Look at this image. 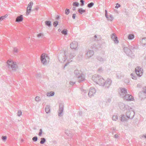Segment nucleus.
Returning <instances> with one entry per match:
<instances>
[{
    "mask_svg": "<svg viewBox=\"0 0 146 146\" xmlns=\"http://www.w3.org/2000/svg\"><path fill=\"white\" fill-rule=\"evenodd\" d=\"M74 73L75 76L77 78L78 82L80 83L82 82L85 80L84 76L80 70H75L74 72Z\"/></svg>",
    "mask_w": 146,
    "mask_h": 146,
    "instance_id": "obj_1",
    "label": "nucleus"
},
{
    "mask_svg": "<svg viewBox=\"0 0 146 146\" xmlns=\"http://www.w3.org/2000/svg\"><path fill=\"white\" fill-rule=\"evenodd\" d=\"M93 80L97 84L100 86L102 81H104V79L102 76L98 75L95 74L92 77Z\"/></svg>",
    "mask_w": 146,
    "mask_h": 146,
    "instance_id": "obj_2",
    "label": "nucleus"
},
{
    "mask_svg": "<svg viewBox=\"0 0 146 146\" xmlns=\"http://www.w3.org/2000/svg\"><path fill=\"white\" fill-rule=\"evenodd\" d=\"M8 67L9 68H11L14 71H16L18 68L17 65L15 62H13L11 60H8L7 62Z\"/></svg>",
    "mask_w": 146,
    "mask_h": 146,
    "instance_id": "obj_3",
    "label": "nucleus"
},
{
    "mask_svg": "<svg viewBox=\"0 0 146 146\" xmlns=\"http://www.w3.org/2000/svg\"><path fill=\"white\" fill-rule=\"evenodd\" d=\"M112 83L111 80L110 79H108L107 80L105 81L104 79V81L102 82V83L100 86H104L106 88H108L111 85Z\"/></svg>",
    "mask_w": 146,
    "mask_h": 146,
    "instance_id": "obj_4",
    "label": "nucleus"
},
{
    "mask_svg": "<svg viewBox=\"0 0 146 146\" xmlns=\"http://www.w3.org/2000/svg\"><path fill=\"white\" fill-rule=\"evenodd\" d=\"M49 60V57L47 54L44 53L42 54L40 56V60L44 65H46Z\"/></svg>",
    "mask_w": 146,
    "mask_h": 146,
    "instance_id": "obj_5",
    "label": "nucleus"
},
{
    "mask_svg": "<svg viewBox=\"0 0 146 146\" xmlns=\"http://www.w3.org/2000/svg\"><path fill=\"white\" fill-rule=\"evenodd\" d=\"M123 50L124 52L127 56H130L131 58H133L134 57V55L132 53V51H131V50L129 49L128 47H124Z\"/></svg>",
    "mask_w": 146,
    "mask_h": 146,
    "instance_id": "obj_6",
    "label": "nucleus"
},
{
    "mask_svg": "<svg viewBox=\"0 0 146 146\" xmlns=\"http://www.w3.org/2000/svg\"><path fill=\"white\" fill-rule=\"evenodd\" d=\"M119 105L120 109L123 111L132 109L131 107H129L127 105L125 104L122 102L119 103Z\"/></svg>",
    "mask_w": 146,
    "mask_h": 146,
    "instance_id": "obj_7",
    "label": "nucleus"
},
{
    "mask_svg": "<svg viewBox=\"0 0 146 146\" xmlns=\"http://www.w3.org/2000/svg\"><path fill=\"white\" fill-rule=\"evenodd\" d=\"M127 110L128 111L126 112V115L127 118L128 119H133L135 114V113L133 110H132V109Z\"/></svg>",
    "mask_w": 146,
    "mask_h": 146,
    "instance_id": "obj_8",
    "label": "nucleus"
},
{
    "mask_svg": "<svg viewBox=\"0 0 146 146\" xmlns=\"http://www.w3.org/2000/svg\"><path fill=\"white\" fill-rule=\"evenodd\" d=\"M62 55H60L58 57L59 60L61 62H62V61H65L67 59L66 52L64 51L62 52Z\"/></svg>",
    "mask_w": 146,
    "mask_h": 146,
    "instance_id": "obj_9",
    "label": "nucleus"
},
{
    "mask_svg": "<svg viewBox=\"0 0 146 146\" xmlns=\"http://www.w3.org/2000/svg\"><path fill=\"white\" fill-rule=\"evenodd\" d=\"M78 43V42L76 41H72L70 45V46L71 49L73 50H77Z\"/></svg>",
    "mask_w": 146,
    "mask_h": 146,
    "instance_id": "obj_10",
    "label": "nucleus"
},
{
    "mask_svg": "<svg viewBox=\"0 0 146 146\" xmlns=\"http://www.w3.org/2000/svg\"><path fill=\"white\" fill-rule=\"evenodd\" d=\"M127 93V89L125 88H120V92H119V94L121 98H123L124 97V95Z\"/></svg>",
    "mask_w": 146,
    "mask_h": 146,
    "instance_id": "obj_11",
    "label": "nucleus"
},
{
    "mask_svg": "<svg viewBox=\"0 0 146 146\" xmlns=\"http://www.w3.org/2000/svg\"><path fill=\"white\" fill-rule=\"evenodd\" d=\"M96 91L95 88H91L88 92V95L90 97H92L94 96L95 94Z\"/></svg>",
    "mask_w": 146,
    "mask_h": 146,
    "instance_id": "obj_12",
    "label": "nucleus"
},
{
    "mask_svg": "<svg viewBox=\"0 0 146 146\" xmlns=\"http://www.w3.org/2000/svg\"><path fill=\"white\" fill-rule=\"evenodd\" d=\"M64 105L62 104H60L59 105V110L58 111V115L59 116H62V114L64 110Z\"/></svg>",
    "mask_w": 146,
    "mask_h": 146,
    "instance_id": "obj_13",
    "label": "nucleus"
},
{
    "mask_svg": "<svg viewBox=\"0 0 146 146\" xmlns=\"http://www.w3.org/2000/svg\"><path fill=\"white\" fill-rule=\"evenodd\" d=\"M124 99L127 101H131L133 99V98L132 96L127 94V93L125 95H124V97H123Z\"/></svg>",
    "mask_w": 146,
    "mask_h": 146,
    "instance_id": "obj_14",
    "label": "nucleus"
},
{
    "mask_svg": "<svg viewBox=\"0 0 146 146\" xmlns=\"http://www.w3.org/2000/svg\"><path fill=\"white\" fill-rule=\"evenodd\" d=\"M33 4V2L32 1H31L28 5L27 8V11L26 12V14L27 15L29 14L30 13V12L31 11L32 7Z\"/></svg>",
    "mask_w": 146,
    "mask_h": 146,
    "instance_id": "obj_15",
    "label": "nucleus"
},
{
    "mask_svg": "<svg viewBox=\"0 0 146 146\" xmlns=\"http://www.w3.org/2000/svg\"><path fill=\"white\" fill-rule=\"evenodd\" d=\"M135 72L136 74L139 76H141L143 72L141 68L139 67H137L135 68Z\"/></svg>",
    "mask_w": 146,
    "mask_h": 146,
    "instance_id": "obj_16",
    "label": "nucleus"
},
{
    "mask_svg": "<svg viewBox=\"0 0 146 146\" xmlns=\"http://www.w3.org/2000/svg\"><path fill=\"white\" fill-rule=\"evenodd\" d=\"M119 119L121 121H127L128 120L126 115L124 114H122L119 116Z\"/></svg>",
    "mask_w": 146,
    "mask_h": 146,
    "instance_id": "obj_17",
    "label": "nucleus"
},
{
    "mask_svg": "<svg viewBox=\"0 0 146 146\" xmlns=\"http://www.w3.org/2000/svg\"><path fill=\"white\" fill-rule=\"evenodd\" d=\"M76 51L75 50H71L69 54V57L70 59L72 58H74L76 55Z\"/></svg>",
    "mask_w": 146,
    "mask_h": 146,
    "instance_id": "obj_18",
    "label": "nucleus"
},
{
    "mask_svg": "<svg viewBox=\"0 0 146 146\" xmlns=\"http://www.w3.org/2000/svg\"><path fill=\"white\" fill-rule=\"evenodd\" d=\"M111 38L114 41L115 43L117 44L118 43L119 41L117 39V37L116 36L114 33H113L111 36Z\"/></svg>",
    "mask_w": 146,
    "mask_h": 146,
    "instance_id": "obj_19",
    "label": "nucleus"
},
{
    "mask_svg": "<svg viewBox=\"0 0 146 146\" xmlns=\"http://www.w3.org/2000/svg\"><path fill=\"white\" fill-rule=\"evenodd\" d=\"M94 54V52L93 50H89L86 54V56L88 58H90L93 56Z\"/></svg>",
    "mask_w": 146,
    "mask_h": 146,
    "instance_id": "obj_20",
    "label": "nucleus"
},
{
    "mask_svg": "<svg viewBox=\"0 0 146 146\" xmlns=\"http://www.w3.org/2000/svg\"><path fill=\"white\" fill-rule=\"evenodd\" d=\"M23 20V16L21 15L19 16H18L16 20V22H21Z\"/></svg>",
    "mask_w": 146,
    "mask_h": 146,
    "instance_id": "obj_21",
    "label": "nucleus"
},
{
    "mask_svg": "<svg viewBox=\"0 0 146 146\" xmlns=\"http://www.w3.org/2000/svg\"><path fill=\"white\" fill-rule=\"evenodd\" d=\"M45 25L48 27H50L51 26V22L50 21H46L45 22Z\"/></svg>",
    "mask_w": 146,
    "mask_h": 146,
    "instance_id": "obj_22",
    "label": "nucleus"
},
{
    "mask_svg": "<svg viewBox=\"0 0 146 146\" xmlns=\"http://www.w3.org/2000/svg\"><path fill=\"white\" fill-rule=\"evenodd\" d=\"M97 59L98 60L101 62H104L105 60V59L104 58H103L100 56H98L97 57Z\"/></svg>",
    "mask_w": 146,
    "mask_h": 146,
    "instance_id": "obj_23",
    "label": "nucleus"
},
{
    "mask_svg": "<svg viewBox=\"0 0 146 146\" xmlns=\"http://www.w3.org/2000/svg\"><path fill=\"white\" fill-rule=\"evenodd\" d=\"M78 12L80 14H82L83 13L86 12V10L83 9L82 8H80L78 9Z\"/></svg>",
    "mask_w": 146,
    "mask_h": 146,
    "instance_id": "obj_24",
    "label": "nucleus"
},
{
    "mask_svg": "<svg viewBox=\"0 0 146 146\" xmlns=\"http://www.w3.org/2000/svg\"><path fill=\"white\" fill-rule=\"evenodd\" d=\"M54 94V92L52 91L47 92L46 94L47 96L49 97L53 96Z\"/></svg>",
    "mask_w": 146,
    "mask_h": 146,
    "instance_id": "obj_25",
    "label": "nucleus"
},
{
    "mask_svg": "<svg viewBox=\"0 0 146 146\" xmlns=\"http://www.w3.org/2000/svg\"><path fill=\"white\" fill-rule=\"evenodd\" d=\"M45 111L47 113H49L50 112V107L48 106H46L45 108Z\"/></svg>",
    "mask_w": 146,
    "mask_h": 146,
    "instance_id": "obj_26",
    "label": "nucleus"
},
{
    "mask_svg": "<svg viewBox=\"0 0 146 146\" xmlns=\"http://www.w3.org/2000/svg\"><path fill=\"white\" fill-rule=\"evenodd\" d=\"M40 139L41 141L40 142V143L42 144H44L46 141V139L44 138H41Z\"/></svg>",
    "mask_w": 146,
    "mask_h": 146,
    "instance_id": "obj_27",
    "label": "nucleus"
},
{
    "mask_svg": "<svg viewBox=\"0 0 146 146\" xmlns=\"http://www.w3.org/2000/svg\"><path fill=\"white\" fill-rule=\"evenodd\" d=\"M142 91L143 93H142L144 95L143 97L146 98V87L144 88H143V91Z\"/></svg>",
    "mask_w": 146,
    "mask_h": 146,
    "instance_id": "obj_28",
    "label": "nucleus"
},
{
    "mask_svg": "<svg viewBox=\"0 0 146 146\" xmlns=\"http://www.w3.org/2000/svg\"><path fill=\"white\" fill-rule=\"evenodd\" d=\"M129 49L131 50V51H132V50H133L134 49H135V46L133 45H129L128 46V47Z\"/></svg>",
    "mask_w": 146,
    "mask_h": 146,
    "instance_id": "obj_29",
    "label": "nucleus"
},
{
    "mask_svg": "<svg viewBox=\"0 0 146 146\" xmlns=\"http://www.w3.org/2000/svg\"><path fill=\"white\" fill-rule=\"evenodd\" d=\"M65 134L68 136L71 137V135L70 132L68 130H66L65 131Z\"/></svg>",
    "mask_w": 146,
    "mask_h": 146,
    "instance_id": "obj_30",
    "label": "nucleus"
},
{
    "mask_svg": "<svg viewBox=\"0 0 146 146\" xmlns=\"http://www.w3.org/2000/svg\"><path fill=\"white\" fill-rule=\"evenodd\" d=\"M142 93H143V91L140 92L139 93V97L140 98H141V99H142L145 98H144L143 97L144 95V94Z\"/></svg>",
    "mask_w": 146,
    "mask_h": 146,
    "instance_id": "obj_31",
    "label": "nucleus"
},
{
    "mask_svg": "<svg viewBox=\"0 0 146 146\" xmlns=\"http://www.w3.org/2000/svg\"><path fill=\"white\" fill-rule=\"evenodd\" d=\"M61 33L64 35H67V30L66 29H64L61 31Z\"/></svg>",
    "mask_w": 146,
    "mask_h": 146,
    "instance_id": "obj_32",
    "label": "nucleus"
},
{
    "mask_svg": "<svg viewBox=\"0 0 146 146\" xmlns=\"http://www.w3.org/2000/svg\"><path fill=\"white\" fill-rule=\"evenodd\" d=\"M94 3L93 2H91L88 3L87 5V7L88 8H90L92 7L94 5Z\"/></svg>",
    "mask_w": 146,
    "mask_h": 146,
    "instance_id": "obj_33",
    "label": "nucleus"
},
{
    "mask_svg": "<svg viewBox=\"0 0 146 146\" xmlns=\"http://www.w3.org/2000/svg\"><path fill=\"white\" fill-rule=\"evenodd\" d=\"M134 38V36L133 35L129 34L128 37L129 39L132 40Z\"/></svg>",
    "mask_w": 146,
    "mask_h": 146,
    "instance_id": "obj_34",
    "label": "nucleus"
},
{
    "mask_svg": "<svg viewBox=\"0 0 146 146\" xmlns=\"http://www.w3.org/2000/svg\"><path fill=\"white\" fill-rule=\"evenodd\" d=\"M43 36V34L42 33H39L37 35V36L38 37L42 38Z\"/></svg>",
    "mask_w": 146,
    "mask_h": 146,
    "instance_id": "obj_35",
    "label": "nucleus"
},
{
    "mask_svg": "<svg viewBox=\"0 0 146 146\" xmlns=\"http://www.w3.org/2000/svg\"><path fill=\"white\" fill-rule=\"evenodd\" d=\"M112 118L113 120L116 121L118 119V117L117 115H114L113 116Z\"/></svg>",
    "mask_w": 146,
    "mask_h": 146,
    "instance_id": "obj_36",
    "label": "nucleus"
},
{
    "mask_svg": "<svg viewBox=\"0 0 146 146\" xmlns=\"http://www.w3.org/2000/svg\"><path fill=\"white\" fill-rule=\"evenodd\" d=\"M131 78L134 80H136L137 79V77L135 76V75L131 73Z\"/></svg>",
    "mask_w": 146,
    "mask_h": 146,
    "instance_id": "obj_37",
    "label": "nucleus"
},
{
    "mask_svg": "<svg viewBox=\"0 0 146 146\" xmlns=\"http://www.w3.org/2000/svg\"><path fill=\"white\" fill-rule=\"evenodd\" d=\"M79 4L78 2H74L73 3V5L74 6L78 7L79 5Z\"/></svg>",
    "mask_w": 146,
    "mask_h": 146,
    "instance_id": "obj_38",
    "label": "nucleus"
},
{
    "mask_svg": "<svg viewBox=\"0 0 146 146\" xmlns=\"http://www.w3.org/2000/svg\"><path fill=\"white\" fill-rule=\"evenodd\" d=\"M58 22L57 21H55L53 23V25L54 27H56L58 25Z\"/></svg>",
    "mask_w": 146,
    "mask_h": 146,
    "instance_id": "obj_39",
    "label": "nucleus"
},
{
    "mask_svg": "<svg viewBox=\"0 0 146 146\" xmlns=\"http://www.w3.org/2000/svg\"><path fill=\"white\" fill-rule=\"evenodd\" d=\"M142 44L143 45L145 46L146 44V38L142 39Z\"/></svg>",
    "mask_w": 146,
    "mask_h": 146,
    "instance_id": "obj_40",
    "label": "nucleus"
},
{
    "mask_svg": "<svg viewBox=\"0 0 146 146\" xmlns=\"http://www.w3.org/2000/svg\"><path fill=\"white\" fill-rule=\"evenodd\" d=\"M108 20L111 21L113 20V17L112 15H110L109 17L108 18H107Z\"/></svg>",
    "mask_w": 146,
    "mask_h": 146,
    "instance_id": "obj_41",
    "label": "nucleus"
},
{
    "mask_svg": "<svg viewBox=\"0 0 146 146\" xmlns=\"http://www.w3.org/2000/svg\"><path fill=\"white\" fill-rule=\"evenodd\" d=\"M84 1L83 0H80V6L82 7L84 5Z\"/></svg>",
    "mask_w": 146,
    "mask_h": 146,
    "instance_id": "obj_42",
    "label": "nucleus"
},
{
    "mask_svg": "<svg viewBox=\"0 0 146 146\" xmlns=\"http://www.w3.org/2000/svg\"><path fill=\"white\" fill-rule=\"evenodd\" d=\"M69 13H70V10H69V9H66L65 11V14L66 15H68L69 14Z\"/></svg>",
    "mask_w": 146,
    "mask_h": 146,
    "instance_id": "obj_43",
    "label": "nucleus"
},
{
    "mask_svg": "<svg viewBox=\"0 0 146 146\" xmlns=\"http://www.w3.org/2000/svg\"><path fill=\"white\" fill-rule=\"evenodd\" d=\"M37 139L38 138L36 136H35L32 138V140L34 142L36 141L37 140Z\"/></svg>",
    "mask_w": 146,
    "mask_h": 146,
    "instance_id": "obj_44",
    "label": "nucleus"
},
{
    "mask_svg": "<svg viewBox=\"0 0 146 146\" xmlns=\"http://www.w3.org/2000/svg\"><path fill=\"white\" fill-rule=\"evenodd\" d=\"M8 16V15L7 14H6L4 16H1L0 17V18L1 19V20H3L4 19H5L6 17H7Z\"/></svg>",
    "mask_w": 146,
    "mask_h": 146,
    "instance_id": "obj_45",
    "label": "nucleus"
},
{
    "mask_svg": "<svg viewBox=\"0 0 146 146\" xmlns=\"http://www.w3.org/2000/svg\"><path fill=\"white\" fill-rule=\"evenodd\" d=\"M35 99L36 101L38 102L40 100V98L38 96H36L35 98Z\"/></svg>",
    "mask_w": 146,
    "mask_h": 146,
    "instance_id": "obj_46",
    "label": "nucleus"
},
{
    "mask_svg": "<svg viewBox=\"0 0 146 146\" xmlns=\"http://www.w3.org/2000/svg\"><path fill=\"white\" fill-rule=\"evenodd\" d=\"M22 114V112L21 110H19L17 112V115L20 116Z\"/></svg>",
    "mask_w": 146,
    "mask_h": 146,
    "instance_id": "obj_47",
    "label": "nucleus"
},
{
    "mask_svg": "<svg viewBox=\"0 0 146 146\" xmlns=\"http://www.w3.org/2000/svg\"><path fill=\"white\" fill-rule=\"evenodd\" d=\"M116 5L115 7V8L117 9L119 7H120L121 5L120 4H119L118 3H117L116 4Z\"/></svg>",
    "mask_w": 146,
    "mask_h": 146,
    "instance_id": "obj_48",
    "label": "nucleus"
},
{
    "mask_svg": "<svg viewBox=\"0 0 146 146\" xmlns=\"http://www.w3.org/2000/svg\"><path fill=\"white\" fill-rule=\"evenodd\" d=\"M42 129H40L39 130V133L38 134L39 136H41V135L42 133Z\"/></svg>",
    "mask_w": 146,
    "mask_h": 146,
    "instance_id": "obj_49",
    "label": "nucleus"
},
{
    "mask_svg": "<svg viewBox=\"0 0 146 146\" xmlns=\"http://www.w3.org/2000/svg\"><path fill=\"white\" fill-rule=\"evenodd\" d=\"M7 136H2V139L3 141H5L7 139Z\"/></svg>",
    "mask_w": 146,
    "mask_h": 146,
    "instance_id": "obj_50",
    "label": "nucleus"
},
{
    "mask_svg": "<svg viewBox=\"0 0 146 146\" xmlns=\"http://www.w3.org/2000/svg\"><path fill=\"white\" fill-rule=\"evenodd\" d=\"M81 91L83 93H86L88 92V90H85L84 89H82L81 90Z\"/></svg>",
    "mask_w": 146,
    "mask_h": 146,
    "instance_id": "obj_51",
    "label": "nucleus"
},
{
    "mask_svg": "<svg viewBox=\"0 0 146 146\" xmlns=\"http://www.w3.org/2000/svg\"><path fill=\"white\" fill-rule=\"evenodd\" d=\"M105 16L106 18H108V17L107 15V11L106 10H105Z\"/></svg>",
    "mask_w": 146,
    "mask_h": 146,
    "instance_id": "obj_52",
    "label": "nucleus"
},
{
    "mask_svg": "<svg viewBox=\"0 0 146 146\" xmlns=\"http://www.w3.org/2000/svg\"><path fill=\"white\" fill-rule=\"evenodd\" d=\"M82 56V54H80L77 57V59L79 60H80L81 59V57Z\"/></svg>",
    "mask_w": 146,
    "mask_h": 146,
    "instance_id": "obj_53",
    "label": "nucleus"
},
{
    "mask_svg": "<svg viewBox=\"0 0 146 146\" xmlns=\"http://www.w3.org/2000/svg\"><path fill=\"white\" fill-rule=\"evenodd\" d=\"M101 103H103V102H101L100 103V106L102 107V108H105V107H106V105H102L101 104Z\"/></svg>",
    "mask_w": 146,
    "mask_h": 146,
    "instance_id": "obj_54",
    "label": "nucleus"
},
{
    "mask_svg": "<svg viewBox=\"0 0 146 146\" xmlns=\"http://www.w3.org/2000/svg\"><path fill=\"white\" fill-rule=\"evenodd\" d=\"M69 84H70L71 85H73L75 84V82L70 81L69 82Z\"/></svg>",
    "mask_w": 146,
    "mask_h": 146,
    "instance_id": "obj_55",
    "label": "nucleus"
},
{
    "mask_svg": "<svg viewBox=\"0 0 146 146\" xmlns=\"http://www.w3.org/2000/svg\"><path fill=\"white\" fill-rule=\"evenodd\" d=\"M76 16V14L75 13H74L72 14V18L73 19H74L75 18Z\"/></svg>",
    "mask_w": 146,
    "mask_h": 146,
    "instance_id": "obj_56",
    "label": "nucleus"
},
{
    "mask_svg": "<svg viewBox=\"0 0 146 146\" xmlns=\"http://www.w3.org/2000/svg\"><path fill=\"white\" fill-rule=\"evenodd\" d=\"M125 82L127 84H128L129 82V81L128 79H126L124 80Z\"/></svg>",
    "mask_w": 146,
    "mask_h": 146,
    "instance_id": "obj_57",
    "label": "nucleus"
},
{
    "mask_svg": "<svg viewBox=\"0 0 146 146\" xmlns=\"http://www.w3.org/2000/svg\"><path fill=\"white\" fill-rule=\"evenodd\" d=\"M41 76V74L40 73L38 74H37V78H40Z\"/></svg>",
    "mask_w": 146,
    "mask_h": 146,
    "instance_id": "obj_58",
    "label": "nucleus"
},
{
    "mask_svg": "<svg viewBox=\"0 0 146 146\" xmlns=\"http://www.w3.org/2000/svg\"><path fill=\"white\" fill-rule=\"evenodd\" d=\"M13 50L15 52H18V50L15 48H14Z\"/></svg>",
    "mask_w": 146,
    "mask_h": 146,
    "instance_id": "obj_59",
    "label": "nucleus"
},
{
    "mask_svg": "<svg viewBox=\"0 0 146 146\" xmlns=\"http://www.w3.org/2000/svg\"><path fill=\"white\" fill-rule=\"evenodd\" d=\"M117 78H118V79H120L121 78V76H119V75H117Z\"/></svg>",
    "mask_w": 146,
    "mask_h": 146,
    "instance_id": "obj_60",
    "label": "nucleus"
},
{
    "mask_svg": "<svg viewBox=\"0 0 146 146\" xmlns=\"http://www.w3.org/2000/svg\"><path fill=\"white\" fill-rule=\"evenodd\" d=\"M60 19V16L59 15H57L56 17V20H58L59 19Z\"/></svg>",
    "mask_w": 146,
    "mask_h": 146,
    "instance_id": "obj_61",
    "label": "nucleus"
},
{
    "mask_svg": "<svg viewBox=\"0 0 146 146\" xmlns=\"http://www.w3.org/2000/svg\"><path fill=\"white\" fill-rule=\"evenodd\" d=\"M98 71L100 72H102V68H100L98 70Z\"/></svg>",
    "mask_w": 146,
    "mask_h": 146,
    "instance_id": "obj_62",
    "label": "nucleus"
},
{
    "mask_svg": "<svg viewBox=\"0 0 146 146\" xmlns=\"http://www.w3.org/2000/svg\"><path fill=\"white\" fill-rule=\"evenodd\" d=\"M144 136V135H143L140 136V138L142 139L143 138Z\"/></svg>",
    "mask_w": 146,
    "mask_h": 146,
    "instance_id": "obj_63",
    "label": "nucleus"
},
{
    "mask_svg": "<svg viewBox=\"0 0 146 146\" xmlns=\"http://www.w3.org/2000/svg\"><path fill=\"white\" fill-rule=\"evenodd\" d=\"M119 137L117 135V134H115L114 135V137L115 138H117L118 137Z\"/></svg>",
    "mask_w": 146,
    "mask_h": 146,
    "instance_id": "obj_64",
    "label": "nucleus"
}]
</instances>
